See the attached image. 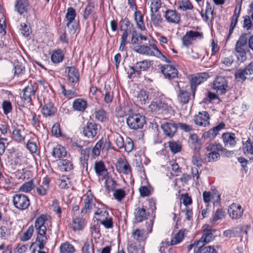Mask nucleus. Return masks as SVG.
<instances>
[{"instance_id": "a211bd4d", "label": "nucleus", "mask_w": 253, "mask_h": 253, "mask_svg": "<svg viewBox=\"0 0 253 253\" xmlns=\"http://www.w3.org/2000/svg\"><path fill=\"white\" fill-rule=\"evenodd\" d=\"M94 169L96 174L98 176H102V178H106L108 175V170L106 169L104 163L101 161L95 162Z\"/></svg>"}, {"instance_id": "4c0bfd02", "label": "nucleus", "mask_w": 253, "mask_h": 253, "mask_svg": "<svg viewBox=\"0 0 253 253\" xmlns=\"http://www.w3.org/2000/svg\"><path fill=\"white\" fill-rule=\"evenodd\" d=\"M134 16L137 28L141 30H145V26L143 22V16L140 12L138 11H135Z\"/></svg>"}, {"instance_id": "6ab92c4d", "label": "nucleus", "mask_w": 253, "mask_h": 253, "mask_svg": "<svg viewBox=\"0 0 253 253\" xmlns=\"http://www.w3.org/2000/svg\"><path fill=\"white\" fill-rule=\"evenodd\" d=\"M117 170L125 174H128L131 172V167L126 161L120 159L118 161V164L116 165Z\"/></svg>"}, {"instance_id": "864d4df0", "label": "nucleus", "mask_w": 253, "mask_h": 253, "mask_svg": "<svg viewBox=\"0 0 253 253\" xmlns=\"http://www.w3.org/2000/svg\"><path fill=\"white\" fill-rule=\"evenodd\" d=\"M95 119L98 121L103 122H105L107 119L106 113L103 109H99L95 111Z\"/></svg>"}, {"instance_id": "a19ab883", "label": "nucleus", "mask_w": 253, "mask_h": 253, "mask_svg": "<svg viewBox=\"0 0 253 253\" xmlns=\"http://www.w3.org/2000/svg\"><path fill=\"white\" fill-rule=\"evenodd\" d=\"M82 253H94V244L92 241H86L82 249Z\"/></svg>"}, {"instance_id": "ddd939ff", "label": "nucleus", "mask_w": 253, "mask_h": 253, "mask_svg": "<svg viewBox=\"0 0 253 253\" xmlns=\"http://www.w3.org/2000/svg\"><path fill=\"white\" fill-rule=\"evenodd\" d=\"M37 86L32 84L28 85L23 90L22 99L27 103H30L35 98V92Z\"/></svg>"}, {"instance_id": "79ce46f5", "label": "nucleus", "mask_w": 253, "mask_h": 253, "mask_svg": "<svg viewBox=\"0 0 253 253\" xmlns=\"http://www.w3.org/2000/svg\"><path fill=\"white\" fill-rule=\"evenodd\" d=\"M75 250L74 246L68 243L62 244L60 247L61 253H74Z\"/></svg>"}, {"instance_id": "bf43d9fd", "label": "nucleus", "mask_w": 253, "mask_h": 253, "mask_svg": "<svg viewBox=\"0 0 253 253\" xmlns=\"http://www.w3.org/2000/svg\"><path fill=\"white\" fill-rule=\"evenodd\" d=\"M224 215L225 212L222 209H217L213 215L212 222H215L217 220L221 219L224 217Z\"/></svg>"}, {"instance_id": "72a5a7b5", "label": "nucleus", "mask_w": 253, "mask_h": 253, "mask_svg": "<svg viewBox=\"0 0 253 253\" xmlns=\"http://www.w3.org/2000/svg\"><path fill=\"white\" fill-rule=\"evenodd\" d=\"M184 237V232L182 230H180L175 235V236L171 239L170 243L168 240L167 241V246L176 245L179 243L183 239Z\"/></svg>"}, {"instance_id": "2eb2a0df", "label": "nucleus", "mask_w": 253, "mask_h": 253, "mask_svg": "<svg viewBox=\"0 0 253 253\" xmlns=\"http://www.w3.org/2000/svg\"><path fill=\"white\" fill-rule=\"evenodd\" d=\"M196 124L202 126H206L210 124V117L207 112H199L194 117Z\"/></svg>"}, {"instance_id": "680f3d73", "label": "nucleus", "mask_w": 253, "mask_h": 253, "mask_svg": "<svg viewBox=\"0 0 253 253\" xmlns=\"http://www.w3.org/2000/svg\"><path fill=\"white\" fill-rule=\"evenodd\" d=\"M34 232V227L33 226H30L28 229L23 233L21 237V240L26 241L31 238Z\"/></svg>"}, {"instance_id": "f704fd0d", "label": "nucleus", "mask_w": 253, "mask_h": 253, "mask_svg": "<svg viewBox=\"0 0 253 253\" xmlns=\"http://www.w3.org/2000/svg\"><path fill=\"white\" fill-rule=\"evenodd\" d=\"M206 149L209 153H219V152H222L225 150L220 144L216 143L210 144L206 147Z\"/></svg>"}, {"instance_id": "dca6fc26", "label": "nucleus", "mask_w": 253, "mask_h": 253, "mask_svg": "<svg viewBox=\"0 0 253 253\" xmlns=\"http://www.w3.org/2000/svg\"><path fill=\"white\" fill-rule=\"evenodd\" d=\"M161 127L164 134L167 136L171 138L176 133L177 129V125L172 123H165L161 125Z\"/></svg>"}, {"instance_id": "5701e85b", "label": "nucleus", "mask_w": 253, "mask_h": 253, "mask_svg": "<svg viewBox=\"0 0 253 253\" xmlns=\"http://www.w3.org/2000/svg\"><path fill=\"white\" fill-rule=\"evenodd\" d=\"M93 197L92 195L86 196L84 199V207L81 211V213L82 215L85 214L88 211L92 209L93 207L94 206V204H93Z\"/></svg>"}, {"instance_id": "338daca9", "label": "nucleus", "mask_w": 253, "mask_h": 253, "mask_svg": "<svg viewBox=\"0 0 253 253\" xmlns=\"http://www.w3.org/2000/svg\"><path fill=\"white\" fill-rule=\"evenodd\" d=\"M223 235L224 237L232 238L238 236L237 234V230L236 227L231 229H228L223 232Z\"/></svg>"}, {"instance_id": "f257e3e1", "label": "nucleus", "mask_w": 253, "mask_h": 253, "mask_svg": "<svg viewBox=\"0 0 253 253\" xmlns=\"http://www.w3.org/2000/svg\"><path fill=\"white\" fill-rule=\"evenodd\" d=\"M47 219L46 215L42 214L37 219L35 223V228L37 233V237L36 242L31 244L30 249L34 248L33 250L35 251L34 248L38 247L39 248V250L38 251V253H47L43 250H44V245L48 240L47 237L45 236L47 229L45 225V223Z\"/></svg>"}, {"instance_id": "412c9836", "label": "nucleus", "mask_w": 253, "mask_h": 253, "mask_svg": "<svg viewBox=\"0 0 253 253\" xmlns=\"http://www.w3.org/2000/svg\"><path fill=\"white\" fill-rule=\"evenodd\" d=\"M191 94L190 92L179 88L177 91V100L182 104H187L191 99Z\"/></svg>"}, {"instance_id": "4be33fe9", "label": "nucleus", "mask_w": 253, "mask_h": 253, "mask_svg": "<svg viewBox=\"0 0 253 253\" xmlns=\"http://www.w3.org/2000/svg\"><path fill=\"white\" fill-rule=\"evenodd\" d=\"M56 108L53 104L50 101H44V105L42 109V114L45 117L51 116L56 112Z\"/></svg>"}, {"instance_id": "052dcab7", "label": "nucleus", "mask_w": 253, "mask_h": 253, "mask_svg": "<svg viewBox=\"0 0 253 253\" xmlns=\"http://www.w3.org/2000/svg\"><path fill=\"white\" fill-rule=\"evenodd\" d=\"M220 158L219 153H208L205 158L206 161L208 162H215L217 161Z\"/></svg>"}, {"instance_id": "9b49d317", "label": "nucleus", "mask_w": 253, "mask_h": 253, "mask_svg": "<svg viewBox=\"0 0 253 253\" xmlns=\"http://www.w3.org/2000/svg\"><path fill=\"white\" fill-rule=\"evenodd\" d=\"M68 81L72 85L78 83L79 81V72L75 66L67 67L66 68Z\"/></svg>"}, {"instance_id": "774afa93", "label": "nucleus", "mask_w": 253, "mask_h": 253, "mask_svg": "<svg viewBox=\"0 0 253 253\" xmlns=\"http://www.w3.org/2000/svg\"><path fill=\"white\" fill-rule=\"evenodd\" d=\"M33 183L32 181L24 183L19 188L20 191L28 192L33 189Z\"/></svg>"}, {"instance_id": "7ed1b4c3", "label": "nucleus", "mask_w": 253, "mask_h": 253, "mask_svg": "<svg viewBox=\"0 0 253 253\" xmlns=\"http://www.w3.org/2000/svg\"><path fill=\"white\" fill-rule=\"evenodd\" d=\"M145 123V117L139 114L129 115L126 119L127 126L130 129L133 130L142 128Z\"/></svg>"}, {"instance_id": "1a4fd4ad", "label": "nucleus", "mask_w": 253, "mask_h": 253, "mask_svg": "<svg viewBox=\"0 0 253 253\" xmlns=\"http://www.w3.org/2000/svg\"><path fill=\"white\" fill-rule=\"evenodd\" d=\"M199 37L200 39L203 37L202 33L190 30L187 32L185 35L182 37V44L184 46L188 47L191 44L192 41L194 40Z\"/></svg>"}, {"instance_id": "37998d69", "label": "nucleus", "mask_w": 253, "mask_h": 253, "mask_svg": "<svg viewBox=\"0 0 253 253\" xmlns=\"http://www.w3.org/2000/svg\"><path fill=\"white\" fill-rule=\"evenodd\" d=\"M104 179H105V185L107 190L109 191H114L116 187V182L108 175Z\"/></svg>"}, {"instance_id": "3c124183", "label": "nucleus", "mask_w": 253, "mask_h": 253, "mask_svg": "<svg viewBox=\"0 0 253 253\" xmlns=\"http://www.w3.org/2000/svg\"><path fill=\"white\" fill-rule=\"evenodd\" d=\"M189 141L191 142L195 150L200 148V140L196 134H192L190 135Z\"/></svg>"}, {"instance_id": "7c9ffc66", "label": "nucleus", "mask_w": 253, "mask_h": 253, "mask_svg": "<svg viewBox=\"0 0 253 253\" xmlns=\"http://www.w3.org/2000/svg\"><path fill=\"white\" fill-rule=\"evenodd\" d=\"M104 91V101L105 103L109 104L112 102L113 98V92L111 90V88L110 85H105Z\"/></svg>"}, {"instance_id": "c85d7f7f", "label": "nucleus", "mask_w": 253, "mask_h": 253, "mask_svg": "<svg viewBox=\"0 0 253 253\" xmlns=\"http://www.w3.org/2000/svg\"><path fill=\"white\" fill-rule=\"evenodd\" d=\"M28 5L27 0H18L15 4V8L17 12L21 14L27 11Z\"/></svg>"}, {"instance_id": "e433bc0d", "label": "nucleus", "mask_w": 253, "mask_h": 253, "mask_svg": "<svg viewBox=\"0 0 253 253\" xmlns=\"http://www.w3.org/2000/svg\"><path fill=\"white\" fill-rule=\"evenodd\" d=\"M178 8L183 10H191L193 8V5L189 0H178Z\"/></svg>"}, {"instance_id": "2f4dec72", "label": "nucleus", "mask_w": 253, "mask_h": 253, "mask_svg": "<svg viewBox=\"0 0 253 253\" xmlns=\"http://www.w3.org/2000/svg\"><path fill=\"white\" fill-rule=\"evenodd\" d=\"M64 58V54L61 49H58L53 51L51 56V61L55 63H58L62 61Z\"/></svg>"}, {"instance_id": "09e8293b", "label": "nucleus", "mask_w": 253, "mask_h": 253, "mask_svg": "<svg viewBox=\"0 0 253 253\" xmlns=\"http://www.w3.org/2000/svg\"><path fill=\"white\" fill-rule=\"evenodd\" d=\"M134 148V143L132 140L128 137H126L124 143V147L125 151L129 153L132 151Z\"/></svg>"}, {"instance_id": "ea45409f", "label": "nucleus", "mask_w": 253, "mask_h": 253, "mask_svg": "<svg viewBox=\"0 0 253 253\" xmlns=\"http://www.w3.org/2000/svg\"><path fill=\"white\" fill-rule=\"evenodd\" d=\"M248 73H246V71L245 69H239L237 70L235 73V79L238 82H243L246 79H249L248 76H247Z\"/></svg>"}, {"instance_id": "0e129e2a", "label": "nucleus", "mask_w": 253, "mask_h": 253, "mask_svg": "<svg viewBox=\"0 0 253 253\" xmlns=\"http://www.w3.org/2000/svg\"><path fill=\"white\" fill-rule=\"evenodd\" d=\"M2 108L5 115L8 114L12 110V105L10 101L4 100L2 103Z\"/></svg>"}, {"instance_id": "423d86ee", "label": "nucleus", "mask_w": 253, "mask_h": 253, "mask_svg": "<svg viewBox=\"0 0 253 253\" xmlns=\"http://www.w3.org/2000/svg\"><path fill=\"white\" fill-rule=\"evenodd\" d=\"M227 83L224 77H217L213 81V89L218 94H224L227 91Z\"/></svg>"}, {"instance_id": "de8ad7c7", "label": "nucleus", "mask_w": 253, "mask_h": 253, "mask_svg": "<svg viewBox=\"0 0 253 253\" xmlns=\"http://www.w3.org/2000/svg\"><path fill=\"white\" fill-rule=\"evenodd\" d=\"M14 74L17 76H20L23 75L25 72V67L23 66L22 64L19 62H16L14 64Z\"/></svg>"}, {"instance_id": "20e7f679", "label": "nucleus", "mask_w": 253, "mask_h": 253, "mask_svg": "<svg viewBox=\"0 0 253 253\" xmlns=\"http://www.w3.org/2000/svg\"><path fill=\"white\" fill-rule=\"evenodd\" d=\"M209 77L208 73L206 72L197 73L192 76L190 84L193 98L194 97L197 86L205 82Z\"/></svg>"}, {"instance_id": "0eeeda50", "label": "nucleus", "mask_w": 253, "mask_h": 253, "mask_svg": "<svg viewBox=\"0 0 253 253\" xmlns=\"http://www.w3.org/2000/svg\"><path fill=\"white\" fill-rule=\"evenodd\" d=\"M203 200L206 204L212 202L214 205L220 202V195L217 190L211 191H205L203 193Z\"/></svg>"}, {"instance_id": "6e6552de", "label": "nucleus", "mask_w": 253, "mask_h": 253, "mask_svg": "<svg viewBox=\"0 0 253 253\" xmlns=\"http://www.w3.org/2000/svg\"><path fill=\"white\" fill-rule=\"evenodd\" d=\"M98 131L97 125L95 123L88 122L83 129L84 136L87 138H93Z\"/></svg>"}, {"instance_id": "c03bdc74", "label": "nucleus", "mask_w": 253, "mask_h": 253, "mask_svg": "<svg viewBox=\"0 0 253 253\" xmlns=\"http://www.w3.org/2000/svg\"><path fill=\"white\" fill-rule=\"evenodd\" d=\"M214 235L211 230H204L202 238L206 243H208L213 240Z\"/></svg>"}, {"instance_id": "e2e57ef3", "label": "nucleus", "mask_w": 253, "mask_h": 253, "mask_svg": "<svg viewBox=\"0 0 253 253\" xmlns=\"http://www.w3.org/2000/svg\"><path fill=\"white\" fill-rule=\"evenodd\" d=\"M126 196V192L124 190L119 189L115 191L113 196L119 201H121Z\"/></svg>"}, {"instance_id": "f3484780", "label": "nucleus", "mask_w": 253, "mask_h": 253, "mask_svg": "<svg viewBox=\"0 0 253 253\" xmlns=\"http://www.w3.org/2000/svg\"><path fill=\"white\" fill-rule=\"evenodd\" d=\"M161 71L166 78L171 79L177 76V70L170 65H165L161 67Z\"/></svg>"}, {"instance_id": "13d9d810", "label": "nucleus", "mask_w": 253, "mask_h": 253, "mask_svg": "<svg viewBox=\"0 0 253 253\" xmlns=\"http://www.w3.org/2000/svg\"><path fill=\"white\" fill-rule=\"evenodd\" d=\"M94 8V3L93 2L89 3L84 10L83 17L84 19H87L89 15L92 12Z\"/></svg>"}, {"instance_id": "a18cd8bd", "label": "nucleus", "mask_w": 253, "mask_h": 253, "mask_svg": "<svg viewBox=\"0 0 253 253\" xmlns=\"http://www.w3.org/2000/svg\"><path fill=\"white\" fill-rule=\"evenodd\" d=\"M151 20L153 24L157 27L159 26L163 22V18L160 13H151Z\"/></svg>"}, {"instance_id": "8fccbe9b", "label": "nucleus", "mask_w": 253, "mask_h": 253, "mask_svg": "<svg viewBox=\"0 0 253 253\" xmlns=\"http://www.w3.org/2000/svg\"><path fill=\"white\" fill-rule=\"evenodd\" d=\"M250 228L251 226L249 225H240L237 226L238 236H243L244 234L247 235Z\"/></svg>"}, {"instance_id": "aec40b11", "label": "nucleus", "mask_w": 253, "mask_h": 253, "mask_svg": "<svg viewBox=\"0 0 253 253\" xmlns=\"http://www.w3.org/2000/svg\"><path fill=\"white\" fill-rule=\"evenodd\" d=\"M222 137L225 147H232L236 143L235 134L233 133H224Z\"/></svg>"}, {"instance_id": "c756f323", "label": "nucleus", "mask_w": 253, "mask_h": 253, "mask_svg": "<svg viewBox=\"0 0 253 253\" xmlns=\"http://www.w3.org/2000/svg\"><path fill=\"white\" fill-rule=\"evenodd\" d=\"M152 65V61L149 60H144L137 62L135 64V68L138 69L140 72L141 71H146Z\"/></svg>"}, {"instance_id": "6e6d98bb", "label": "nucleus", "mask_w": 253, "mask_h": 253, "mask_svg": "<svg viewBox=\"0 0 253 253\" xmlns=\"http://www.w3.org/2000/svg\"><path fill=\"white\" fill-rule=\"evenodd\" d=\"M99 222L106 229L112 228L113 227L112 218L109 215L105 217L103 220L100 221Z\"/></svg>"}, {"instance_id": "c9c22d12", "label": "nucleus", "mask_w": 253, "mask_h": 253, "mask_svg": "<svg viewBox=\"0 0 253 253\" xmlns=\"http://www.w3.org/2000/svg\"><path fill=\"white\" fill-rule=\"evenodd\" d=\"M84 226V221L82 218L76 217L74 219L72 225L74 230H82Z\"/></svg>"}, {"instance_id": "473e14b6", "label": "nucleus", "mask_w": 253, "mask_h": 253, "mask_svg": "<svg viewBox=\"0 0 253 253\" xmlns=\"http://www.w3.org/2000/svg\"><path fill=\"white\" fill-rule=\"evenodd\" d=\"M59 163L60 169L63 171H69L73 169V164L69 160L62 159Z\"/></svg>"}, {"instance_id": "4468645a", "label": "nucleus", "mask_w": 253, "mask_h": 253, "mask_svg": "<svg viewBox=\"0 0 253 253\" xmlns=\"http://www.w3.org/2000/svg\"><path fill=\"white\" fill-rule=\"evenodd\" d=\"M149 212L146 211V208L144 206L139 207L135 209L134 215V222L139 223L147 219Z\"/></svg>"}, {"instance_id": "58836bf2", "label": "nucleus", "mask_w": 253, "mask_h": 253, "mask_svg": "<svg viewBox=\"0 0 253 253\" xmlns=\"http://www.w3.org/2000/svg\"><path fill=\"white\" fill-rule=\"evenodd\" d=\"M70 183L69 178L66 175H62L59 179V187L60 188H68L71 185Z\"/></svg>"}, {"instance_id": "4d7b16f0", "label": "nucleus", "mask_w": 253, "mask_h": 253, "mask_svg": "<svg viewBox=\"0 0 253 253\" xmlns=\"http://www.w3.org/2000/svg\"><path fill=\"white\" fill-rule=\"evenodd\" d=\"M150 1L151 13L157 12L161 6V0H150Z\"/></svg>"}, {"instance_id": "f8f14e48", "label": "nucleus", "mask_w": 253, "mask_h": 253, "mask_svg": "<svg viewBox=\"0 0 253 253\" xmlns=\"http://www.w3.org/2000/svg\"><path fill=\"white\" fill-rule=\"evenodd\" d=\"M228 212L229 216L233 219H238L243 214V209L241 205L238 204L233 203L229 207Z\"/></svg>"}, {"instance_id": "b1692460", "label": "nucleus", "mask_w": 253, "mask_h": 253, "mask_svg": "<svg viewBox=\"0 0 253 253\" xmlns=\"http://www.w3.org/2000/svg\"><path fill=\"white\" fill-rule=\"evenodd\" d=\"M87 106V102L84 99L78 98L75 99L72 104L73 108L79 112H84Z\"/></svg>"}, {"instance_id": "cd10ccee", "label": "nucleus", "mask_w": 253, "mask_h": 253, "mask_svg": "<svg viewBox=\"0 0 253 253\" xmlns=\"http://www.w3.org/2000/svg\"><path fill=\"white\" fill-rule=\"evenodd\" d=\"M76 16V12L75 9L71 7L68 8L66 14V19L68 21L66 24L67 27H70L72 22L75 21Z\"/></svg>"}, {"instance_id": "5fc2aeb1", "label": "nucleus", "mask_w": 253, "mask_h": 253, "mask_svg": "<svg viewBox=\"0 0 253 253\" xmlns=\"http://www.w3.org/2000/svg\"><path fill=\"white\" fill-rule=\"evenodd\" d=\"M148 98V96L144 90H141L137 95V101L142 105L145 104Z\"/></svg>"}, {"instance_id": "49530a36", "label": "nucleus", "mask_w": 253, "mask_h": 253, "mask_svg": "<svg viewBox=\"0 0 253 253\" xmlns=\"http://www.w3.org/2000/svg\"><path fill=\"white\" fill-rule=\"evenodd\" d=\"M132 236L135 240L139 242L143 241L146 238L143 230L140 229H136L132 233Z\"/></svg>"}, {"instance_id": "a878e982", "label": "nucleus", "mask_w": 253, "mask_h": 253, "mask_svg": "<svg viewBox=\"0 0 253 253\" xmlns=\"http://www.w3.org/2000/svg\"><path fill=\"white\" fill-rule=\"evenodd\" d=\"M94 214L96 216V220L99 222L109 215L107 208L103 206L100 208H97Z\"/></svg>"}, {"instance_id": "9d476101", "label": "nucleus", "mask_w": 253, "mask_h": 253, "mask_svg": "<svg viewBox=\"0 0 253 253\" xmlns=\"http://www.w3.org/2000/svg\"><path fill=\"white\" fill-rule=\"evenodd\" d=\"M166 21L171 24H178L180 21L181 15L175 10L167 9L164 14Z\"/></svg>"}, {"instance_id": "f03ea898", "label": "nucleus", "mask_w": 253, "mask_h": 253, "mask_svg": "<svg viewBox=\"0 0 253 253\" xmlns=\"http://www.w3.org/2000/svg\"><path fill=\"white\" fill-rule=\"evenodd\" d=\"M249 34L242 35L237 41L235 47L236 56L239 61L244 62L247 59V53L249 51L248 41Z\"/></svg>"}, {"instance_id": "603ef678", "label": "nucleus", "mask_w": 253, "mask_h": 253, "mask_svg": "<svg viewBox=\"0 0 253 253\" xmlns=\"http://www.w3.org/2000/svg\"><path fill=\"white\" fill-rule=\"evenodd\" d=\"M103 139L99 140L92 149V153L95 156H99L101 150H102Z\"/></svg>"}, {"instance_id": "39448f33", "label": "nucleus", "mask_w": 253, "mask_h": 253, "mask_svg": "<svg viewBox=\"0 0 253 253\" xmlns=\"http://www.w3.org/2000/svg\"><path fill=\"white\" fill-rule=\"evenodd\" d=\"M13 203L16 209L24 210L30 206V200L25 195L17 194L13 197Z\"/></svg>"}, {"instance_id": "393cba45", "label": "nucleus", "mask_w": 253, "mask_h": 253, "mask_svg": "<svg viewBox=\"0 0 253 253\" xmlns=\"http://www.w3.org/2000/svg\"><path fill=\"white\" fill-rule=\"evenodd\" d=\"M133 50L139 54H145L149 56H154L155 52L153 51L151 48L147 45H137L134 47Z\"/></svg>"}, {"instance_id": "bb28decb", "label": "nucleus", "mask_w": 253, "mask_h": 253, "mask_svg": "<svg viewBox=\"0 0 253 253\" xmlns=\"http://www.w3.org/2000/svg\"><path fill=\"white\" fill-rule=\"evenodd\" d=\"M66 154L65 148L60 145H57L56 147L53 148L52 152V156L55 158L58 159L64 157Z\"/></svg>"}, {"instance_id": "69168bd1", "label": "nucleus", "mask_w": 253, "mask_h": 253, "mask_svg": "<svg viewBox=\"0 0 253 253\" xmlns=\"http://www.w3.org/2000/svg\"><path fill=\"white\" fill-rule=\"evenodd\" d=\"M169 145L171 151L174 154L180 151V145L177 142L174 141H169Z\"/></svg>"}]
</instances>
